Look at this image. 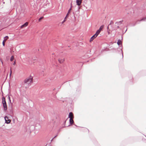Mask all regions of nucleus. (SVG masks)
Instances as JSON below:
<instances>
[{
	"label": "nucleus",
	"instance_id": "1",
	"mask_svg": "<svg viewBox=\"0 0 146 146\" xmlns=\"http://www.w3.org/2000/svg\"><path fill=\"white\" fill-rule=\"evenodd\" d=\"M32 82L33 77L30 76L24 80L22 85L23 87L25 88H28L31 85V83Z\"/></svg>",
	"mask_w": 146,
	"mask_h": 146
},
{
	"label": "nucleus",
	"instance_id": "2",
	"mask_svg": "<svg viewBox=\"0 0 146 146\" xmlns=\"http://www.w3.org/2000/svg\"><path fill=\"white\" fill-rule=\"evenodd\" d=\"M146 19H145V18L144 17V18H142L140 20H138L135 22V24H132L131 25V26H134L136 24L139 23V22H140V21H145Z\"/></svg>",
	"mask_w": 146,
	"mask_h": 146
},
{
	"label": "nucleus",
	"instance_id": "3",
	"mask_svg": "<svg viewBox=\"0 0 146 146\" xmlns=\"http://www.w3.org/2000/svg\"><path fill=\"white\" fill-rule=\"evenodd\" d=\"M74 117L73 114L72 112H70L69 113V117L70 119L71 118H73Z\"/></svg>",
	"mask_w": 146,
	"mask_h": 146
},
{
	"label": "nucleus",
	"instance_id": "4",
	"mask_svg": "<svg viewBox=\"0 0 146 146\" xmlns=\"http://www.w3.org/2000/svg\"><path fill=\"white\" fill-rule=\"evenodd\" d=\"M6 118L8 119V118L7 117V116H6L5 117V123H9L11 121V120L9 119H8L7 120L6 119Z\"/></svg>",
	"mask_w": 146,
	"mask_h": 146
},
{
	"label": "nucleus",
	"instance_id": "5",
	"mask_svg": "<svg viewBox=\"0 0 146 146\" xmlns=\"http://www.w3.org/2000/svg\"><path fill=\"white\" fill-rule=\"evenodd\" d=\"M97 37L96 36L95 34H94V35H93L90 38V42L92 41L95 38H96Z\"/></svg>",
	"mask_w": 146,
	"mask_h": 146
},
{
	"label": "nucleus",
	"instance_id": "6",
	"mask_svg": "<svg viewBox=\"0 0 146 146\" xmlns=\"http://www.w3.org/2000/svg\"><path fill=\"white\" fill-rule=\"evenodd\" d=\"M82 3V1L81 0H76V3L79 6L81 4V3Z\"/></svg>",
	"mask_w": 146,
	"mask_h": 146
},
{
	"label": "nucleus",
	"instance_id": "7",
	"mask_svg": "<svg viewBox=\"0 0 146 146\" xmlns=\"http://www.w3.org/2000/svg\"><path fill=\"white\" fill-rule=\"evenodd\" d=\"M28 24V23L27 22H26L25 23L23 24L21 26V28H23L24 27H27Z\"/></svg>",
	"mask_w": 146,
	"mask_h": 146
},
{
	"label": "nucleus",
	"instance_id": "8",
	"mask_svg": "<svg viewBox=\"0 0 146 146\" xmlns=\"http://www.w3.org/2000/svg\"><path fill=\"white\" fill-rule=\"evenodd\" d=\"M2 100H3L2 103H3V105H4L7 104L6 102V101L5 100V99L4 97H3L2 98Z\"/></svg>",
	"mask_w": 146,
	"mask_h": 146
},
{
	"label": "nucleus",
	"instance_id": "9",
	"mask_svg": "<svg viewBox=\"0 0 146 146\" xmlns=\"http://www.w3.org/2000/svg\"><path fill=\"white\" fill-rule=\"evenodd\" d=\"M123 21V20L119 22H117L115 23L116 24H117L118 25H119L121 24L122 22Z\"/></svg>",
	"mask_w": 146,
	"mask_h": 146
},
{
	"label": "nucleus",
	"instance_id": "10",
	"mask_svg": "<svg viewBox=\"0 0 146 146\" xmlns=\"http://www.w3.org/2000/svg\"><path fill=\"white\" fill-rule=\"evenodd\" d=\"M70 124H72L73 123H74V121L73 119V118H70V120H69Z\"/></svg>",
	"mask_w": 146,
	"mask_h": 146
},
{
	"label": "nucleus",
	"instance_id": "11",
	"mask_svg": "<svg viewBox=\"0 0 146 146\" xmlns=\"http://www.w3.org/2000/svg\"><path fill=\"white\" fill-rule=\"evenodd\" d=\"M100 32L101 31L98 29L96 33L95 34V35L97 36Z\"/></svg>",
	"mask_w": 146,
	"mask_h": 146
},
{
	"label": "nucleus",
	"instance_id": "12",
	"mask_svg": "<svg viewBox=\"0 0 146 146\" xmlns=\"http://www.w3.org/2000/svg\"><path fill=\"white\" fill-rule=\"evenodd\" d=\"M122 44V42L121 40L120 39H119L118 40L117 42V44L118 45H119Z\"/></svg>",
	"mask_w": 146,
	"mask_h": 146
},
{
	"label": "nucleus",
	"instance_id": "13",
	"mask_svg": "<svg viewBox=\"0 0 146 146\" xmlns=\"http://www.w3.org/2000/svg\"><path fill=\"white\" fill-rule=\"evenodd\" d=\"M3 106L4 108V110L5 111H6L7 109V104L3 105Z\"/></svg>",
	"mask_w": 146,
	"mask_h": 146
},
{
	"label": "nucleus",
	"instance_id": "14",
	"mask_svg": "<svg viewBox=\"0 0 146 146\" xmlns=\"http://www.w3.org/2000/svg\"><path fill=\"white\" fill-rule=\"evenodd\" d=\"M64 61V58L61 59H59L58 60V61H59V62L61 63L63 62Z\"/></svg>",
	"mask_w": 146,
	"mask_h": 146
},
{
	"label": "nucleus",
	"instance_id": "15",
	"mask_svg": "<svg viewBox=\"0 0 146 146\" xmlns=\"http://www.w3.org/2000/svg\"><path fill=\"white\" fill-rule=\"evenodd\" d=\"M104 27V25H102L101 26H100V27L99 29V30L100 31H102V30L103 29V28Z\"/></svg>",
	"mask_w": 146,
	"mask_h": 146
},
{
	"label": "nucleus",
	"instance_id": "16",
	"mask_svg": "<svg viewBox=\"0 0 146 146\" xmlns=\"http://www.w3.org/2000/svg\"><path fill=\"white\" fill-rule=\"evenodd\" d=\"M72 2H71V7L69 9L68 11V13H69L70 12V11L71 10V8H72Z\"/></svg>",
	"mask_w": 146,
	"mask_h": 146
},
{
	"label": "nucleus",
	"instance_id": "17",
	"mask_svg": "<svg viewBox=\"0 0 146 146\" xmlns=\"http://www.w3.org/2000/svg\"><path fill=\"white\" fill-rule=\"evenodd\" d=\"M4 40H5L6 41V40L9 38V37L8 36H6L4 37Z\"/></svg>",
	"mask_w": 146,
	"mask_h": 146
},
{
	"label": "nucleus",
	"instance_id": "18",
	"mask_svg": "<svg viewBox=\"0 0 146 146\" xmlns=\"http://www.w3.org/2000/svg\"><path fill=\"white\" fill-rule=\"evenodd\" d=\"M14 58V56H12L10 58V60L11 61H12L13 60Z\"/></svg>",
	"mask_w": 146,
	"mask_h": 146
},
{
	"label": "nucleus",
	"instance_id": "19",
	"mask_svg": "<svg viewBox=\"0 0 146 146\" xmlns=\"http://www.w3.org/2000/svg\"><path fill=\"white\" fill-rule=\"evenodd\" d=\"M113 21H110V24L108 26H109L111 24H113Z\"/></svg>",
	"mask_w": 146,
	"mask_h": 146
},
{
	"label": "nucleus",
	"instance_id": "20",
	"mask_svg": "<svg viewBox=\"0 0 146 146\" xmlns=\"http://www.w3.org/2000/svg\"><path fill=\"white\" fill-rule=\"evenodd\" d=\"M6 41H5V40H3V45L4 46L5 45V42Z\"/></svg>",
	"mask_w": 146,
	"mask_h": 146
},
{
	"label": "nucleus",
	"instance_id": "21",
	"mask_svg": "<svg viewBox=\"0 0 146 146\" xmlns=\"http://www.w3.org/2000/svg\"><path fill=\"white\" fill-rule=\"evenodd\" d=\"M43 17H41L39 19L38 21H40V20L43 19Z\"/></svg>",
	"mask_w": 146,
	"mask_h": 146
},
{
	"label": "nucleus",
	"instance_id": "22",
	"mask_svg": "<svg viewBox=\"0 0 146 146\" xmlns=\"http://www.w3.org/2000/svg\"><path fill=\"white\" fill-rule=\"evenodd\" d=\"M66 21V18H65L64 20L62 22V24H63V23H64V22Z\"/></svg>",
	"mask_w": 146,
	"mask_h": 146
},
{
	"label": "nucleus",
	"instance_id": "23",
	"mask_svg": "<svg viewBox=\"0 0 146 146\" xmlns=\"http://www.w3.org/2000/svg\"><path fill=\"white\" fill-rule=\"evenodd\" d=\"M8 98L9 102H11V99H10V96H8Z\"/></svg>",
	"mask_w": 146,
	"mask_h": 146
},
{
	"label": "nucleus",
	"instance_id": "24",
	"mask_svg": "<svg viewBox=\"0 0 146 146\" xmlns=\"http://www.w3.org/2000/svg\"><path fill=\"white\" fill-rule=\"evenodd\" d=\"M121 53L122 54V58H123V52L122 51V49H121Z\"/></svg>",
	"mask_w": 146,
	"mask_h": 146
},
{
	"label": "nucleus",
	"instance_id": "25",
	"mask_svg": "<svg viewBox=\"0 0 146 146\" xmlns=\"http://www.w3.org/2000/svg\"><path fill=\"white\" fill-rule=\"evenodd\" d=\"M69 13H68L65 18H66V17H68V15H69Z\"/></svg>",
	"mask_w": 146,
	"mask_h": 146
},
{
	"label": "nucleus",
	"instance_id": "26",
	"mask_svg": "<svg viewBox=\"0 0 146 146\" xmlns=\"http://www.w3.org/2000/svg\"><path fill=\"white\" fill-rule=\"evenodd\" d=\"M107 32H108V35H110V31L107 30Z\"/></svg>",
	"mask_w": 146,
	"mask_h": 146
},
{
	"label": "nucleus",
	"instance_id": "27",
	"mask_svg": "<svg viewBox=\"0 0 146 146\" xmlns=\"http://www.w3.org/2000/svg\"><path fill=\"white\" fill-rule=\"evenodd\" d=\"M107 30L110 31V30L109 29V26H108V27H107Z\"/></svg>",
	"mask_w": 146,
	"mask_h": 146
},
{
	"label": "nucleus",
	"instance_id": "28",
	"mask_svg": "<svg viewBox=\"0 0 146 146\" xmlns=\"http://www.w3.org/2000/svg\"><path fill=\"white\" fill-rule=\"evenodd\" d=\"M11 73H12V72H11H11H10V76H11Z\"/></svg>",
	"mask_w": 146,
	"mask_h": 146
},
{
	"label": "nucleus",
	"instance_id": "29",
	"mask_svg": "<svg viewBox=\"0 0 146 146\" xmlns=\"http://www.w3.org/2000/svg\"><path fill=\"white\" fill-rule=\"evenodd\" d=\"M57 136V135H56V136H55L53 138L54 139V138H55Z\"/></svg>",
	"mask_w": 146,
	"mask_h": 146
},
{
	"label": "nucleus",
	"instance_id": "30",
	"mask_svg": "<svg viewBox=\"0 0 146 146\" xmlns=\"http://www.w3.org/2000/svg\"><path fill=\"white\" fill-rule=\"evenodd\" d=\"M53 139H53H53H52L51 140V142L52 141V140H53Z\"/></svg>",
	"mask_w": 146,
	"mask_h": 146
},
{
	"label": "nucleus",
	"instance_id": "31",
	"mask_svg": "<svg viewBox=\"0 0 146 146\" xmlns=\"http://www.w3.org/2000/svg\"><path fill=\"white\" fill-rule=\"evenodd\" d=\"M117 28H119V26H117Z\"/></svg>",
	"mask_w": 146,
	"mask_h": 146
},
{
	"label": "nucleus",
	"instance_id": "32",
	"mask_svg": "<svg viewBox=\"0 0 146 146\" xmlns=\"http://www.w3.org/2000/svg\"><path fill=\"white\" fill-rule=\"evenodd\" d=\"M117 29H114V30H117Z\"/></svg>",
	"mask_w": 146,
	"mask_h": 146
},
{
	"label": "nucleus",
	"instance_id": "33",
	"mask_svg": "<svg viewBox=\"0 0 146 146\" xmlns=\"http://www.w3.org/2000/svg\"><path fill=\"white\" fill-rule=\"evenodd\" d=\"M66 122V121H65V122H65V123Z\"/></svg>",
	"mask_w": 146,
	"mask_h": 146
}]
</instances>
